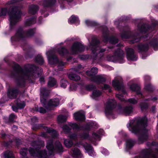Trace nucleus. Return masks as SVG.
<instances>
[{
	"label": "nucleus",
	"mask_w": 158,
	"mask_h": 158,
	"mask_svg": "<svg viewBox=\"0 0 158 158\" xmlns=\"http://www.w3.org/2000/svg\"><path fill=\"white\" fill-rule=\"evenodd\" d=\"M33 147L36 148L35 150L30 148L29 152L31 156L34 157H38L40 158H47L49 156L52 154L56 151H62V147L60 143L57 141L55 143V147H54L51 140L48 141L47 142V148L48 152H47L45 150L41 151H38V148H40L44 146V142L41 141L38 142H34L33 143Z\"/></svg>",
	"instance_id": "f257e3e1"
},
{
	"label": "nucleus",
	"mask_w": 158,
	"mask_h": 158,
	"mask_svg": "<svg viewBox=\"0 0 158 158\" xmlns=\"http://www.w3.org/2000/svg\"><path fill=\"white\" fill-rule=\"evenodd\" d=\"M147 118L144 117L138 119L130 120L129 123L127 125V127L129 130L135 134H137L140 131L139 127H143L142 130L144 134L142 137L139 138V141L141 143L144 141V140H142V139H143L144 140L146 139L149 135L148 131L145 128V127L147 126Z\"/></svg>",
	"instance_id": "f03ea898"
},
{
	"label": "nucleus",
	"mask_w": 158,
	"mask_h": 158,
	"mask_svg": "<svg viewBox=\"0 0 158 158\" xmlns=\"http://www.w3.org/2000/svg\"><path fill=\"white\" fill-rule=\"evenodd\" d=\"M9 16L10 27H11L19 21L21 15L19 9L16 7L13 8L11 12L8 13Z\"/></svg>",
	"instance_id": "7ed1b4c3"
},
{
	"label": "nucleus",
	"mask_w": 158,
	"mask_h": 158,
	"mask_svg": "<svg viewBox=\"0 0 158 158\" xmlns=\"http://www.w3.org/2000/svg\"><path fill=\"white\" fill-rule=\"evenodd\" d=\"M49 91L44 88L41 89L40 101L43 106L46 108L45 109L42 107H40L37 109V110L41 113H45L47 111L50 110L47 107L46 104V98L48 95Z\"/></svg>",
	"instance_id": "20e7f679"
},
{
	"label": "nucleus",
	"mask_w": 158,
	"mask_h": 158,
	"mask_svg": "<svg viewBox=\"0 0 158 158\" xmlns=\"http://www.w3.org/2000/svg\"><path fill=\"white\" fill-rule=\"evenodd\" d=\"M98 70L96 68H93L90 71H87L86 73V74L92 77V80L98 84L103 82L105 81V78L102 75L95 76L98 73Z\"/></svg>",
	"instance_id": "39448f33"
},
{
	"label": "nucleus",
	"mask_w": 158,
	"mask_h": 158,
	"mask_svg": "<svg viewBox=\"0 0 158 158\" xmlns=\"http://www.w3.org/2000/svg\"><path fill=\"white\" fill-rule=\"evenodd\" d=\"M35 31V29H31L29 30L25 34L23 31L22 29L20 28L18 30L15 35L11 38V40L12 41H16L22 39L25 36H31L34 34Z\"/></svg>",
	"instance_id": "423d86ee"
},
{
	"label": "nucleus",
	"mask_w": 158,
	"mask_h": 158,
	"mask_svg": "<svg viewBox=\"0 0 158 158\" xmlns=\"http://www.w3.org/2000/svg\"><path fill=\"white\" fill-rule=\"evenodd\" d=\"M29 69L24 74L23 77L25 79H27L29 77L33 79L38 77L40 74L38 72L40 69L34 65H31L29 67Z\"/></svg>",
	"instance_id": "0eeeda50"
},
{
	"label": "nucleus",
	"mask_w": 158,
	"mask_h": 158,
	"mask_svg": "<svg viewBox=\"0 0 158 158\" xmlns=\"http://www.w3.org/2000/svg\"><path fill=\"white\" fill-rule=\"evenodd\" d=\"M104 131L103 130L100 129L97 133H94L93 134V138L90 139L89 137V135L88 134L84 133L80 135V137L83 139H89L90 141L94 143L96 141H98L100 140L101 135H103Z\"/></svg>",
	"instance_id": "6e6552de"
},
{
	"label": "nucleus",
	"mask_w": 158,
	"mask_h": 158,
	"mask_svg": "<svg viewBox=\"0 0 158 158\" xmlns=\"http://www.w3.org/2000/svg\"><path fill=\"white\" fill-rule=\"evenodd\" d=\"M116 102L114 99L108 100L105 104V112L106 115L112 114L113 110L115 107Z\"/></svg>",
	"instance_id": "1a4fd4ad"
},
{
	"label": "nucleus",
	"mask_w": 158,
	"mask_h": 158,
	"mask_svg": "<svg viewBox=\"0 0 158 158\" xmlns=\"http://www.w3.org/2000/svg\"><path fill=\"white\" fill-rule=\"evenodd\" d=\"M158 39H154L149 44H145L144 45H140L138 46V48L140 51H145L147 50L149 46L153 47L155 50H157L158 49L157 48L158 44L157 41Z\"/></svg>",
	"instance_id": "9d476101"
},
{
	"label": "nucleus",
	"mask_w": 158,
	"mask_h": 158,
	"mask_svg": "<svg viewBox=\"0 0 158 158\" xmlns=\"http://www.w3.org/2000/svg\"><path fill=\"white\" fill-rule=\"evenodd\" d=\"M158 148L156 149L153 151L151 149L147 154L141 153L136 158H158Z\"/></svg>",
	"instance_id": "9b49d317"
},
{
	"label": "nucleus",
	"mask_w": 158,
	"mask_h": 158,
	"mask_svg": "<svg viewBox=\"0 0 158 158\" xmlns=\"http://www.w3.org/2000/svg\"><path fill=\"white\" fill-rule=\"evenodd\" d=\"M122 81L121 78L120 77H115L114 80L113 81V86L115 89L118 90H121L122 92L125 94V92L123 89Z\"/></svg>",
	"instance_id": "f8f14e48"
},
{
	"label": "nucleus",
	"mask_w": 158,
	"mask_h": 158,
	"mask_svg": "<svg viewBox=\"0 0 158 158\" xmlns=\"http://www.w3.org/2000/svg\"><path fill=\"white\" fill-rule=\"evenodd\" d=\"M44 129L46 132L41 134V136L43 137L46 138L49 135H51L52 138H54L57 135V132L52 128H49L47 127H44Z\"/></svg>",
	"instance_id": "ddd939ff"
},
{
	"label": "nucleus",
	"mask_w": 158,
	"mask_h": 158,
	"mask_svg": "<svg viewBox=\"0 0 158 158\" xmlns=\"http://www.w3.org/2000/svg\"><path fill=\"white\" fill-rule=\"evenodd\" d=\"M89 48L94 54L97 51L98 49H99V42L96 37H94L93 38L92 42L89 46Z\"/></svg>",
	"instance_id": "4468645a"
},
{
	"label": "nucleus",
	"mask_w": 158,
	"mask_h": 158,
	"mask_svg": "<svg viewBox=\"0 0 158 158\" xmlns=\"http://www.w3.org/2000/svg\"><path fill=\"white\" fill-rule=\"evenodd\" d=\"M85 49L84 46L79 43H74L71 48V53L76 54L78 52L83 51Z\"/></svg>",
	"instance_id": "2eb2a0df"
},
{
	"label": "nucleus",
	"mask_w": 158,
	"mask_h": 158,
	"mask_svg": "<svg viewBox=\"0 0 158 158\" xmlns=\"http://www.w3.org/2000/svg\"><path fill=\"white\" fill-rule=\"evenodd\" d=\"M59 101L58 98L50 100L48 102L46 101L47 107L49 108V110H52L54 107L56 106L59 104Z\"/></svg>",
	"instance_id": "dca6fc26"
},
{
	"label": "nucleus",
	"mask_w": 158,
	"mask_h": 158,
	"mask_svg": "<svg viewBox=\"0 0 158 158\" xmlns=\"http://www.w3.org/2000/svg\"><path fill=\"white\" fill-rule=\"evenodd\" d=\"M133 108L131 106H127L124 108L119 109V112L120 114H123L125 115H129L133 112Z\"/></svg>",
	"instance_id": "f3484780"
},
{
	"label": "nucleus",
	"mask_w": 158,
	"mask_h": 158,
	"mask_svg": "<svg viewBox=\"0 0 158 158\" xmlns=\"http://www.w3.org/2000/svg\"><path fill=\"white\" fill-rule=\"evenodd\" d=\"M156 23H153V27H148V26L146 24H144L142 25V27L140 28H139V27H138V30L142 32H145L147 31H152L154 29V26L158 24V22L155 21Z\"/></svg>",
	"instance_id": "a211bd4d"
},
{
	"label": "nucleus",
	"mask_w": 158,
	"mask_h": 158,
	"mask_svg": "<svg viewBox=\"0 0 158 158\" xmlns=\"http://www.w3.org/2000/svg\"><path fill=\"white\" fill-rule=\"evenodd\" d=\"M71 156L73 158H83L80 151L77 148L73 149L71 152Z\"/></svg>",
	"instance_id": "6ab92c4d"
},
{
	"label": "nucleus",
	"mask_w": 158,
	"mask_h": 158,
	"mask_svg": "<svg viewBox=\"0 0 158 158\" xmlns=\"http://www.w3.org/2000/svg\"><path fill=\"white\" fill-rule=\"evenodd\" d=\"M73 115L75 119L77 121H83L85 119V116L83 111L76 112Z\"/></svg>",
	"instance_id": "aec40b11"
},
{
	"label": "nucleus",
	"mask_w": 158,
	"mask_h": 158,
	"mask_svg": "<svg viewBox=\"0 0 158 158\" xmlns=\"http://www.w3.org/2000/svg\"><path fill=\"white\" fill-rule=\"evenodd\" d=\"M83 146L86 150L85 152H87L90 156H92L94 155V152L92 146L87 143L83 144Z\"/></svg>",
	"instance_id": "412c9836"
},
{
	"label": "nucleus",
	"mask_w": 158,
	"mask_h": 158,
	"mask_svg": "<svg viewBox=\"0 0 158 158\" xmlns=\"http://www.w3.org/2000/svg\"><path fill=\"white\" fill-rule=\"evenodd\" d=\"M98 127V124L95 122L92 121L89 122L86 126L84 129L85 130H89L92 128H96Z\"/></svg>",
	"instance_id": "4be33fe9"
},
{
	"label": "nucleus",
	"mask_w": 158,
	"mask_h": 158,
	"mask_svg": "<svg viewBox=\"0 0 158 158\" xmlns=\"http://www.w3.org/2000/svg\"><path fill=\"white\" fill-rule=\"evenodd\" d=\"M18 93L17 89H10L8 90V96L10 98L13 99L15 98Z\"/></svg>",
	"instance_id": "5701e85b"
},
{
	"label": "nucleus",
	"mask_w": 158,
	"mask_h": 158,
	"mask_svg": "<svg viewBox=\"0 0 158 158\" xmlns=\"http://www.w3.org/2000/svg\"><path fill=\"white\" fill-rule=\"evenodd\" d=\"M58 52L60 56H67L68 55H69L67 50L65 48L62 47L58 48Z\"/></svg>",
	"instance_id": "b1692460"
},
{
	"label": "nucleus",
	"mask_w": 158,
	"mask_h": 158,
	"mask_svg": "<svg viewBox=\"0 0 158 158\" xmlns=\"http://www.w3.org/2000/svg\"><path fill=\"white\" fill-rule=\"evenodd\" d=\"M123 51L120 49H118L115 53L114 56H112L111 57H110V59H113L118 58H120L122 56H123Z\"/></svg>",
	"instance_id": "393cba45"
},
{
	"label": "nucleus",
	"mask_w": 158,
	"mask_h": 158,
	"mask_svg": "<svg viewBox=\"0 0 158 158\" xmlns=\"http://www.w3.org/2000/svg\"><path fill=\"white\" fill-rule=\"evenodd\" d=\"M130 88L132 91H135L137 94H141V96L142 95L140 92V88L139 85L134 84H132L130 86Z\"/></svg>",
	"instance_id": "a878e982"
},
{
	"label": "nucleus",
	"mask_w": 158,
	"mask_h": 158,
	"mask_svg": "<svg viewBox=\"0 0 158 158\" xmlns=\"http://www.w3.org/2000/svg\"><path fill=\"white\" fill-rule=\"evenodd\" d=\"M57 62L56 64L59 66H64L66 64L65 62L63 61V60H48V63Z\"/></svg>",
	"instance_id": "bb28decb"
},
{
	"label": "nucleus",
	"mask_w": 158,
	"mask_h": 158,
	"mask_svg": "<svg viewBox=\"0 0 158 158\" xmlns=\"http://www.w3.org/2000/svg\"><path fill=\"white\" fill-rule=\"evenodd\" d=\"M38 6L35 5H32L30 6L29 10V13L31 14H35L38 10Z\"/></svg>",
	"instance_id": "cd10ccee"
},
{
	"label": "nucleus",
	"mask_w": 158,
	"mask_h": 158,
	"mask_svg": "<svg viewBox=\"0 0 158 158\" xmlns=\"http://www.w3.org/2000/svg\"><path fill=\"white\" fill-rule=\"evenodd\" d=\"M68 77L70 80L77 81L80 80V77L75 74H70L68 76Z\"/></svg>",
	"instance_id": "c85d7f7f"
},
{
	"label": "nucleus",
	"mask_w": 158,
	"mask_h": 158,
	"mask_svg": "<svg viewBox=\"0 0 158 158\" xmlns=\"http://www.w3.org/2000/svg\"><path fill=\"white\" fill-rule=\"evenodd\" d=\"M127 58H129L130 59H132L133 57L134 56V51L131 48H128L127 50Z\"/></svg>",
	"instance_id": "c756f323"
},
{
	"label": "nucleus",
	"mask_w": 158,
	"mask_h": 158,
	"mask_svg": "<svg viewBox=\"0 0 158 158\" xmlns=\"http://www.w3.org/2000/svg\"><path fill=\"white\" fill-rule=\"evenodd\" d=\"M4 158H14L12 152L9 150L6 151L3 154Z\"/></svg>",
	"instance_id": "7c9ffc66"
},
{
	"label": "nucleus",
	"mask_w": 158,
	"mask_h": 158,
	"mask_svg": "<svg viewBox=\"0 0 158 158\" xmlns=\"http://www.w3.org/2000/svg\"><path fill=\"white\" fill-rule=\"evenodd\" d=\"M56 80L54 78L50 77L48 83V87H52L56 85Z\"/></svg>",
	"instance_id": "2f4dec72"
},
{
	"label": "nucleus",
	"mask_w": 158,
	"mask_h": 158,
	"mask_svg": "<svg viewBox=\"0 0 158 158\" xmlns=\"http://www.w3.org/2000/svg\"><path fill=\"white\" fill-rule=\"evenodd\" d=\"M102 93L98 90H94L92 95V98L95 99H96L97 98L101 95Z\"/></svg>",
	"instance_id": "473e14b6"
},
{
	"label": "nucleus",
	"mask_w": 158,
	"mask_h": 158,
	"mask_svg": "<svg viewBox=\"0 0 158 158\" xmlns=\"http://www.w3.org/2000/svg\"><path fill=\"white\" fill-rule=\"evenodd\" d=\"M68 22L69 23H73L75 22L78 23V18L77 17L73 15L69 18Z\"/></svg>",
	"instance_id": "72a5a7b5"
},
{
	"label": "nucleus",
	"mask_w": 158,
	"mask_h": 158,
	"mask_svg": "<svg viewBox=\"0 0 158 158\" xmlns=\"http://www.w3.org/2000/svg\"><path fill=\"white\" fill-rule=\"evenodd\" d=\"M134 141L131 139L127 140L126 141V147L129 149L131 148L134 144Z\"/></svg>",
	"instance_id": "f704fd0d"
},
{
	"label": "nucleus",
	"mask_w": 158,
	"mask_h": 158,
	"mask_svg": "<svg viewBox=\"0 0 158 158\" xmlns=\"http://www.w3.org/2000/svg\"><path fill=\"white\" fill-rule=\"evenodd\" d=\"M35 19L34 18H31L27 20L25 22V24L26 26H30L35 22Z\"/></svg>",
	"instance_id": "c9c22d12"
},
{
	"label": "nucleus",
	"mask_w": 158,
	"mask_h": 158,
	"mask_svg": "<svg viewBox=\"0 0 158 158\" xmlns=\"http://www.w3.org/2000/svg\"><path fill=\"white\" fill-rule=\"evenodd\" d=\"M60 84L61 87L65 88L68 85V82L66 80L62 79L60 81Z\"/></svg>",
	"instance_id": "e433bc0d"
},
{
	"label": "nucleus",
	"mask_w": 158,
	"mask_h": 158,
	"mask_svg": "<svg viewBox=\"0 0 158 158\" xmlns=\"http://www.w3.org/2000/svg\"><path fill=\"white\" fill-rule=\"evenodd\" d=\"M66 117L64 116L59 115L57 118V121L59 123H63L66 121Z\"/></svg>",
	"instance_id": "4c0bfd02"
},
{
	"label": "nucleus",
	"mask_w": 158,
	"mask_h": 158,
	"mask_svg": "<svg viewBox=\"0 0 158 158\" xmlns=\"http://www.w3.org/2000/svg\"><path fill=\"white\" fill-rule=\"evenodd\" d=\"M69 125L73 128V129L80 130L82 129L76 123H70Z\"/></svg>",
	"instance_id": "58836bf2"
},
{
	"label": "nucleus",
	"mask_w": 158,
	"mask_h": 158,
	"mask_svg": "<svg viewBox=\"0 0 158 158\" xmlns=\"http://www.w3.org/2000/svg\"><path fill=\"white\" fill-rule=\"evenodd\" d=\"M85 22L86 25L88 26H95L97 24V23L95 22L90 21L89 20H86Z\"/></svg>",
	"instance_id": "ea45409f"
},
{
	"label": "nucleus",
	"mask_w": 158,
	"mask_h": 158,
	"mask_svg": "<svg viewBox=\"0 0 158 158\" xmlns=\"http://www.w3.org/2000/svg\"><path fill=\"white\" fill-rule=\"evenodd\" d=\"M50 53L51 52L50 51L47 52L46 53L48 59H57V58L56 56L54 54L49 56Z\"/></svg>",
	"instance_id": "a19ab883"
},
{
	"label": "nucleus",
	"mask_w": 158,
	"mask_h": 158,
	"mask_svg": "<svg viewBox=\"0 0 158 158\" xmlns=\"http://www.w3.org/2000/svg\"><path fill=\"white\" fill-rule=\"evenodd\" d=\"M64 143L65 145V146L67 148H69L70 147L72 144L73 143L70 140H69V139H65L64 141Z\"/></svg>",
	"instance_id": "79ce46f5"
},
{
	"label": "nucleus",
	"mask_w": 158,
	"mask_h": 158,
	"mask_svg": "<svg viewBox=\"0 0 158 158\" xmlns=\"http://www.w3.org/2000/svg\"><path fill=\"white\" fill-rule=\"evenodd\" d=\"M7 13V9L6 8H2L0 9V16L5 15Z\"/></svg>",
	"instance_id": "37998d69"
},
{
	"label": "nucleus",
	"mask_w": 158,
	"mask_h": 158,
	"mask_svg": "<svg viewBox=\"0 0 158 158\" xmlns=\"http://www.w3.org/2000/svg\"><path fill=\"white\" fill-rule=\"evenodd\" d=\"M63 130L65 133H69L70 130V128L67 125H64L62 127Z\"/></svg>",
	"instance_id": "c03bdc74"
},
{
	"label": "nucleus",
	"mask_w": 158,
	"mask_h": 158,
	"mask_svg": "<svg viewBox=\"0 0 158 158\" xmlns=\"http://www.w3.org/2000/svg\"><path fill=\"white\" fill-rule=\"evenodd\" d=\"M140 106L142 110H143L148 108V104L145 102H142L140 104Z\"/></svg>",
	"instance_id": "a18cd8bd"
},
{
	"label": "nucleus",
	"mask_w": 158,
	"mask_h": 158,
	"mask_svg": "<svg viewBox=\"0 0 158 158\" xmlns=\"http://www.w3.org/2000/svg\"><path fill=\"white\" fill-rule=\"evenodd\" d=\"M17 107L18 108L21 109L23 108L25 106V104L24 102L17 103Z\"/></svg>",
	"instance_id": "49530a36"
},
{
	"label": "nucleus",
	"mask_w": 158,
	"mask_h": 158,
	"mask_svg": "<svg viewBox=\"0 0 158 158\" xmlns=\"http://www.w3.org/2000/svg\"><path fill=\"white\" fill-rule=\"evenodd\" d=\"M27 148L22 149L20 151L21 154L23 156H25L27 155Z\"/></svg>",
	"instance_id": "de8ad7c7"
},
{
	"label": "nucleus",
	"mask_w": 158,
	"mask_h": 158,
	"mask_svg": "<svg viewBox=\"0 0 158 158\" xmlns=\"http://www.w3.org/2000/svg\"><path fill=\"white\" fill-rule=\"evenodd\" d=\"M106 51L105 49H100L98 51V53L97 55L98 57H102L103 56V53Z\"/></svg>",
	"instance_id": "09e8293b"
},
{
	"label": "nucleus",
	"mask_w": 158,
	"mask_h": 158,
	"mask_svg": "<svg viewBox=\"0 0 158 158\" xmlns=\"http://www.w3.org/2000/svg\"><path fill=\"white\" fill-rule=\"evenodd\" d=\"M44 5L45 6H49L52 5L50 0H45L44 1Z\"/></svg>",
	"instance_id": "8fccbe9b"
},
{
	"label": "nucleus",
	"mask_w": 158,
	"mask_h": 158,
	"mask_svg": "<svg viewBox=\"0 0 158 158\" xmlns=\"http://www.w3.org/2000/svg\"><path fill=\"white\" fill-rule=\"evenodd\" d=\"M118 42V39L114 37L111 38L110 40V42L112 44H115L117 43Z\"/></svg>",
	"instance_id": "3c124183"
},
{
	"label": "nucleus",
	"mask_w": 158,
	"mask_h": 158,
	"mask_svg": "<svg viewBox=\"0 0 158 158\" xmlns=\"http://www.w3.org/2000/svg\"><path fill=\"white\" fill-rule=\"evenodd\" d=\"M110 61L115 63H123L124 62V60H109Z\"/></svg>",
	"instance_id": "603ef678"
},
{
	"label": "nucleus",
	"mask_w": 158,
	"mask_h": 158,
	"mask_svg": "<svg viewBox=\"0 0 158 158\" xmlns=\"http://www.w3.org/2000/svg\"><path fill=\"white\" fill-rule=\"evenodd\" d=\"M128 101L130 103L133 104H136L137 102V100L133 98H130L128 100Z\"/></svg>",
	"instance_id": "864d4df0"
},
{
	"label": "nucleus",
	"mask_w": 158,
	"mask_h": 158,
	"mask_svg": "<svg viewBox=\"0 0 158 158\" xmlns=\"http://www.w3.org/2000/svg\"><path fill=\"white\" fill-rule=\"evenodd\" d=\"M116 96L118 99L122 101H124L125 100L123 95L121 94H116Z\"/></svg>",
	"instance_id": "5fc2aeb1"
},
{
	"label": "nucleus",
	"mask_w": 158,
	"mask_h": 158,
	"mask_svg": "<svg viewBox=\"0 0 158 158\" xmlns=\"http://www.w3.org/2000/svg\"><path fill=\"white\" fill-rule=\"evenodd\" d=\"M156 144L155 142H153L152 143H148L147 145L148 146L150 147L151 148H155V146Z\"/></svg>",
	"instance_id": "6e6d98bb"
},
{
	"label": "nucleus",
	"mask_w": 158,
	"mask_h": 158,
	"mask_svg": "<svg viewBox=\"0 0 158 158\" xmlns=\"http://www.w3.org/2000/svg\"><path fill=\"white\" fill-rule=\"evenodd\" d=\"M16 116L14 114H11L9 116V120L10 122H13V120L16 118Z\"/></svg>",
	"instance_id": "4d7b16f0"
},
{
	"label": "nucleus",
	"mask_w": 158,
	"mask_h": 158,
	"mask_svg": "<svg viewBox=\"0 0 158 158\" xmlns=\"http://www.w3.org/2000/svg\"><path fill=\"white\" fill-rule=\"evenodd\" d=\"M77 85L75 84H71L70 86V89L71 90H75L77 89Z\"/></svg>",
	"instance_id": "13d9d810"
},
{
	"label": "nucleus",
	"mask_w": 158,
	"mask_h": 158,
	"mask_svg": "<svg viewBox=\"0 0 158 158\" xmlns=\"http://www.w3.org/2000/svg\"><path fill=\"white\" fill-rule=\"evenodd\" d=\"M145 88L148 91H152V85L150 84H148L147 85H145Z\"/></svg>",
	"instance_id": "bf43d9fd"
},
{
	"label": "nucleus",
	"mask_w": 158,
	"mask_h": 158,
	"mask_svg": "<svg viewBox=\"0 0 158 158\" xmlns=\"http://www.w3.org/2000/svg\"><path fill=\"white\" fill-rule=\"evenodd\" d=\"M103 89L104 90H108L109 92H110L111 91L110 86L107 85H104Z\"/></svg>",
	"instance_id": "052dcab7"
},
{
	"label": "nucleus",
	"mask_w": 158,
	"mask_h": 158,
	"mask_svg": "<svg viewBox=\"0 0 158 158\" xmlns=\"http://www.w3.org/2000/svg\"><path fill=\"white\" fill-rule=\"evenodd\" d=\"M68 136L72 139H75L77 137V135L75 134H70Z\"/></svg>",
	"instance_id": "680f3d73"
},
{
	"label": "nucleus",
	"mask_w": 158,
	"mask_h": 158,
	"mask_svg": "<svg viewBox=\"0 0 158 158\" xmlns=\"http://www.w3.org/2000/svg\"><path fill=\"white\" fill-rule=\"evenodd\" d=\"M21 0H12L10 1V4L12 5H15L16 4L17 2H19Z\"/></svg>",
	"instance_id": "e2e57ef3"
},
{
	"label": "nucleus",
	"mask_w": 158,
	"mask_h": 158,
	"mask_svg": "<svg viewBox=\"0 0 158 158\" xmlns=\"http://www.w3.org/2000/svg\"><path fill=\"white\" fill-rule=\"evenodd\" d=\"M108 33L104 32V34H103L104 37V41L105 42L106 41L108 40V37L107 35Z\"/></svg>",
	"instance_id": "0e129e2a"
},
{
	"label": "nucleus",
	"mask_w": 158,
	"mask_h": 158,
	"mask_svg": "<svg viewBox=\"0 0 158 158\" xmlns=\"http://www.w3.org/2000/svg\"><path fill=\"white\" fill-rule=\"evenodd\" d=\"M15 68L17 70L19 71L21 70V68L17 64H15Z\"/></svg>",
	"instance_id": "69168bd1"
},
{
	"label": "nucleus",
	"mask_w": 158,
	"mask_h": 158,
	"mask_svg": "<svg viewBox=\"0 0 158 158\" xmlns=\"http://www.w3.org/2000/svg\"><path fill=\"white\" fill-rule=\"evenodd\" d=\"M94 88V86L92 85H89L86 86V88L88 90H91Z\"/></svg>",
	"instance_id": "338daca9"
},
{
	"label": "nucleus",
	"mask_w": 158,
	"mask_h": 158,
	"mask_svg": "<svg viewBox=\"0 0 158 158\" xmlns=\"http://www.w3.org/2000/svg\"><path fill=\"white\" fill-rule=\"evenodd\" d=\"M102 154L105 155H107L108 154V152L106 149H103V150L102 151Z\"/></svg>",
	"instance_id": "774afa93"
}]
</instances>
